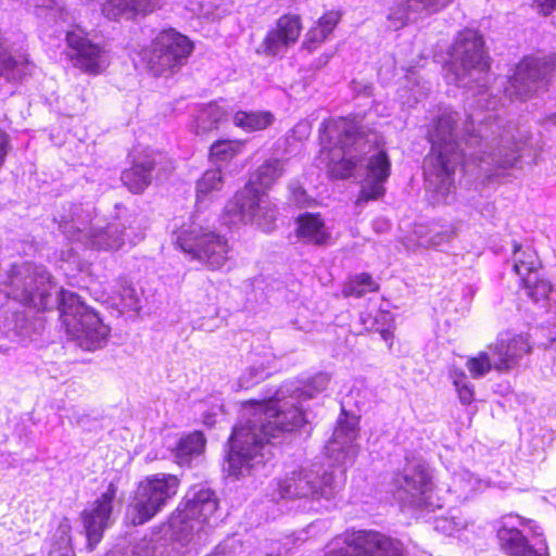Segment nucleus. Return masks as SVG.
<instances>
[{"label":"nucleus","instance_id":"f257e3e1","mask_svg":"<svg viewBox=\"0 0 556 556\" xmlns=\"http://www.w3.org/2000/svg\"><path fill=\"white\" fill-rule=\"evenodd\" d=\"M489 58L482 36L473 29L458 33L450 51L445 77L476 98L477 110L463 121L459 113L443 110L428 130L431 150L425 160L426 188L434 203H450L455 172L476 163L488 178L516 166L525 146L493 113L500 100L489 88Z\"/></svg>","mask_w":556,"mask_h":556},{"label":"nucleus","instance_id":"f03ea898","mask_svg":"<svg viewBox=\"0 0 556 556\" xmlns=\"http://www.w3.org/2000/svg\"><path fill=\"white\" fill-rule=\"evenodd\" d=\"M329 376L319 372L302 387H282L269 400L243 404L240 421L229 438L224 469L237 479L270 458V439L293 432L306 422L302 402L326 390Z\"/></svg>","mask_w":556,"mask_h":556},{"label":"nucleus","instance_id":"7ed1b4c3","mask_svg":"<svg viewBox=\"0 0 556 556\" xmlns=\"http://www.w3.org/2000/svg\"><path fill=\"white\" fill-rule=\"evenodd\" d=\"M320 140L321 154L328 161V170L338 179L352 176L356 165L362 162V155L369 154L357 205L384 194L383 184L390 176L391 164L387 152L378 149V134L363 130L354 119L340 117L324 123Z\"/></svg>","mask_w":556,"mask_h":556},{"label":"nucleus","instance_id":"20e7f679","mask_svg":"<svg viewBox=\"0 0 556 556\" xmlns=\"http://www.w3.org/2000/svg\"><path fill=\"white\" fill-rule=\"evenodd\" d=\"M358 435L357 422L354 419L340 420L333 431L332 439L326 445L329 459L328 468L312 465L300 467L286 476L278 483L282 498H311L313 501L333 498L345 483V466L353 464Z\"/></svg>","mask_w":556,"mask_h":556},{"label":"nucleus","instance_id":"39448f33","mask_svg":"<svg viewBox=\"0 0 556 556\" xmlns=\"http://www.w3.org/2000/svg\"><path fill=\"white\" fill-rule=\"evenodd\" d=\"M59 227L68 240L78 241L91 249L111 251L121 249L126 241L134 243L121 222L115 220L104 226L96 219L91 204H71L60 215Z\"/></svg>","mask_w":556,"mask_h":556},{"label":"nucleus","instance_id":"423d86ee","mask_svg":"<svg viewBox=\"0 0 556 556\" xmlns=\"http://www.w3.org/2000/svg\"><path fill=\"white\" fill-rule=\"evenodd\" d=\"M218 507L214 491L193 486L185 496L184 507H178L169 518L170 536L181 545L200 543L208 533L211 519Z\"/></svg>","mask_w":556,"mask_h":556},{"label":"nucleus","instance_id":"0eeeda50","mask_svg":"<svg viewBox=\"0 0 556 556\" xmlns=\"http://www.w3.org/2000/svg\"><path fill=\"white\" fill-rule=\"evenodd\" d=\"M2 285L9 298L38 311L51 309L55 305L59 307L63 290L55 291L54 296L52 290L55 286L50 274L43 266L33 263L13 265Z\"/></svg>","mask_w":556,"mask_h":556},{"label":"nucleus","instance_id":"6e6552de","mask_svg":"<svg viewBox=\"0 0 556 556\" xmlns=\"http://www.w3.org/2000/svg\"><path fill=\"white\" fill-rule=\"evenodd\" d=\"M59 313L66 332L86 351L102 349L108 343L110 328L80 300L75 292L62 290Z\"/></svg>","mask_w":556,"mask_h":556},{"label":"nucleus","instance_id":"1a4fd4ad","mask_svg":"<svg viewBox=\"0 0 556 556\" xmlns=\"http://www.w3.org/2000/svg\"><path fill=\"white\" fill-rule=\"evenodd\" d=\"M180 481L175 475L156 473L140 481L126 509V520L140 526L156 516L177 494Z\"/></svg>","mask_w":556,"mask_h":556},{"label":"nucleus","instance_id":"9d476101","mask_svg":"<svg viewBox=\"0 0 556 556\" xmlns=\"http://www.w3.org/2000/svg\"><path fill=\"white\" fill-rule=\"evenodd\" d=\"M193 50L192 42L175 29L160 31L142 48L140 58L153 76H169L184 66Z\"/></svg>","mask_w":556,"mask_h":556},{"label":"nucleus","instance_id":"9b49d317","mask_svg":"<svg viewBox=\"0 0 556 556\" xmlns=\"http://www.w3.org/2000/svg\"><path fill=\"white\" fill-rule=\"evenodd\" d=\"M176 243L192 260L211 270L220 269L230 258L228 240L195 222L185 225L177 232Z\"/></svg>","mask_w":556,"mask_h":556},{"label":"nucleus","instance_id":"f8f14e48","mask_svg":"<svg viewBox=\"0 0 556 556\" xmlns=\"http://www.w3.org/2000/svg\"><path fill=\"white\" fill-rule=\"evenodd\" d=\"M225 212L231 224L250 223L269 232L275 227L278 208L268 194L249 184L226 204Z\"/></svg>","mask_w":556,"mask_h":556},{"label":"nucleus","instance_id":"ddd939ff","mask_svg":"<svg viewBox=\"0 0 556 556\" xmlns=\"http://www.w3.org/2000/svg\"><path fill=\"white\" fill-rule=\"evenodd\" d=\"M324 556H403L400 541L374 530L345 531Z\"/></svg>","mask_w":556,"mask_h":556},{"label":"nucleus","instance_id":"4468645a","mask_svg":"<svg viewBox=\"0 0 556 556\" xmlns=\"http://www.w3.org/2000/svg\"><path fill=\"white\" fill-rule=\"evenodd\" d=\"M395 498L403 507L434 510L443 506L433 492L429 471L421 465L405 468L393 478Z\"/></svg>","mask_w":556,"mask_h":556},{"label":"nucleus","instance_id":"2eb2a0df","mask_svg":"<svg viewBox=\"0 0 556 556\" xmlns=\"http://www.w3.org/2000/svg\"><path fill=\"white\" fill-rule=\"evenodd\" d=\"M556 72V53L545 56H526L516 67L505 87V96L510 100H523L542 88Z\"/></svg>","mask_w":556,"mask_h":556},{"label":"nucleus","instance_id":"dca6fc26","mask_svg":"<svg viewBox=\"0 0 556 556\" xmlns=\"http://www.w3.org/2000/svg\"><path fill=\"white\" fill-rule=\"evenodd\" d=\"M66 42L73 65L81 72L99 75L110 65L109 52L102 46L93 43L81 28L67 31Z\"/></svg>","mask_w":556,"mask_h":556},{"label":"nucleus","instance_id":"f3484780","mask_svg":"<svg viewBox=\"0 0 556 556\" xmlns=\"http://www.w3.org/2000/svg\"><path fill=\"white\" fill-rule=\"evenodd\" d=\"M517 517H506L497 531L502 549L511 556H548L547 545L541 533L534 532L531 538L515 527Z\"/></svg>","mask_w":556,"mask_h":556},{"label":"nucleus","instance_id":"a211bd4d","mask_svg":"<svg viewBox=\"0 0 556 556\" xmlns=\"http://www.w3.org/2000/svg\"><path fill=\"white\" fill-rule=\"evenodd\" d=\"M488 349L494 357V370L508 372L520 366L522 359L531 353L532 346L528 337L507 331L500 333Z\"/></svg>","mask_w":556,"mask_h":556},{"label":"nucleus","instance_id":"6ab92c4d","mask_svg":"<svg viewBox=\"0 0 556 556\" xmlns=\"http://www.w3.org/2000/svg\"><path fill=\"white\" fill-rule=\"evenodd\" d=\"M116 492L115 484L110 483L105 492L81 513L90 551L101 541L104 530L110 526Z\"/></svg>","mask_w":556,"mask_h":556},{"label":"nucleus","instance_id":"aec40b11","mask_svg":"<svg viewBox=\"0 0 556 556\" xmlns=\"http://www.w3.org/2000/svg\"><path fill=\"white\" fill-rule=\"evenodd\" d=\"M453 0H393L386 15V25L390 30H399L416 22L418 18L431 15Z\"/></svg>","mask_w":556,"mask_h":556},{"label":"nucleus","instance_id":"412c9836","mask_svg":"<svg viewBox=\"0 0 556 556\" xmlns=\"http://www.w3.org/2000/svg\"><path fill=\"white\" fill-rule=\"evenodd\" d=\"M301 29L300 16H281L276 26L267 33L257 52L269 56L283 55L298 41Z\"/></svg>","mask_w":556,"mask_h":556},{"label":"nucleus","instance_id":"4be33fe9","mask_svg":"<svg viewBox=\"0 0 556 556\" xmlns=\"http://www.w3.org/2000/svg\"><path fill=\"white\" fill-rule=\"evenodd\" d=\"M295 233L306 244L327 247L332 243L331 229L319 213H303L296 217Z\"/></svg>","mask_w":556,"mask_h":556},{"label":"nucleus","instance_id":"5701e85b","mask_svg":"<svg viewBox=\"0 0 556 556\" xmlns=\"http://www.w3.org/2000/svg\"><path fill=\"white\" fill-rule=\"evenodd\" d=\"M157 157L160 155L154 153L136 156L132 166L122 173L123 184L132 193H141L151 184Z\"/></svg>","mask_w":556,"mask_h":556},{"label":"nucleus","instance_id":"b1692460","mask_svg":"<svg viewBox=\"0 0 556 556\" xmlns=\"http://www.w3.org/2000/svg\"><path fill=\"white\" fill-rule=\"evenodd\" d=\"M488 483L475 476L467 469H459L452 476L450 491L460 500H468L470 496L484 490Z\"/></svg>","mask_w":556,"mask_h":556},{"label":"nucleus","instance_id":"393cba45","mask_svg":"<svg viewBox=\"0 0 556 556\" xmlns=\"http://www.w3.org/2000/svg\"><path fill=\"white\" fill-rule=\"evenodd\" d=\"M361 323L368 331L379 332L382 340L392 345L393 338V315L389 311H377L375 315L370 313H362L359 316Z\"/></svg>","mask_w":556,"mask_h":556},{"label":"nucleus","instance_id":"a878e982","mask_svg":"<svg viewBox=\"0 0 556 556\" xmlns=\"http://www.w3.org/2000/svg\"><path fill=\"white\" fill-rule=\"evenodd\" d=\"M206 440L202 432L194 431L182 437L176 447L175 456L179 465H189L194 457L200 456L205 447Z\"/></svg>","mask_w":556,"mask_h":556},{"label":"nucleus","instance_id":"bb28decb","mask_svg":"<svg viewBox=\"0 0 556 556\" xmlns=\"http://www.w3.org/2000/svg\"><path fill=\"white\" fill-rule=\"evenodd\" d=\"M224 186V176L219 168L207 169L197 181V203L211 201Z\"/></svg>","mask_w":556,"mask_h":556},{"label":"nucleus","instance_id":"cd10ccee","mask_svg":"<svg viewBox=\"0 0 556 556\" xmlns=\"http://www.w3.org/2000/svg\"><path fill=\"white\" fill-rule=\"evenodd\" d=\"M340 20V14L334 11L327 12L317 22V25L308 30L305 39V47L308 50L315 49L316 45L325 41L332 33Z\"/></svg>","mask_w":556,"mask_h":556},{"label":"nucleus","instance_id":"c85d7f7f","mask_svg":"<svg viewBox=\"0 0 556 556\" xmlns=\"http://www.w3.org/2000/svg\"><path fill=\"white\" fill-rule=\"evenodd\" d=\"M285 173V161L269 159L264 161L255 170L252 184H257L267 189L270 188Z\"/></svg>","mask_w":556,"mask_h":556},{"label":"nucleus","instance_id":"c756f323","mask_svg":"<svg viewBox=\"0 0 556 556\" xmlns=\"http://www.w3.org/2000/svg\"><path fill=\"white\" fill-rule=\"evenodd\" d=\"M274 122L270 112L239 111L233 115V124L245 131H257L267 128Z\"/></svg>","mask_w":556,"mask_h":556},{"label":"nucleus","instance_id":"7c9ffc66","mask_svg":"<svg viewBox=\"0 0 556 556\" xmlns=\"http://www.w3.org/2000/svg\"><path fill=\"white\" fill-rule=\"evenodd\" d=\"M514 260V270L521 278V280L523 279V277L530 275L534 276L538 274L540 262L534 251L530 249L522 251L520 249V245L515 243Z\"/></svg>","mask_w":556,"mask_h":556},{"label":"nucleus","instance_id":"2f4dec72","mask_svg":"<svg viewBox=\"0 0 556 556\" xmlns=\"http://www.w3.org/2000/svg\"><path fill=\"white\" fill-rule=\"evenodd\" d=\"M227 118L226 110L217 103L204 106L197 117V131L206 132L218 127Z\"/></svg>","mask_w":556,"mask_h":556},{"label":"nucleus","instance_id":"473e14b6","mask_svg":"<svg viewBox=\"0 0 556 556\" xmlns=\"http://www.w3.org/2000/svg\"><path fill=\"white\" fill-rule=\"evenodd\" d=\"M243 146L240 140H217L211 146L210 157L213 162H228L242 151Z\"/></svg>","mask_w":556,"mask_h":556},{"label":"nucleus","instance_id":"72a5a7b5","mask_svg":"<svg viewBox=\"0 0 556 556\" xmlns=\"http://www.w3.org/2000/svg\"><path fill=\"white\" fill-rule=\"evenodd\" d=\"M378 289V285L372 280L369 274L363 273L350 279L344 286L342 292L344 296L362 298L367 292Z\"/></svg>","mask_w":556,"mask_h":556},{"label":"nucleus","instance_id":"f704fd0d","mask_svg":"<svg viewBox=\"0 0 556 556\" xmlns=\"http://www.w3.org/2000/svg\"><path fill=\"white\" fill-rule=\"evenodd\" d=\"M521 281L527 291V295L531 298L534 302L545 300L552 290L549 282L540 279L539 274L534 276L530 275L523 277Z\"/></svg>","mask_w":556,"mask_h":556},{"label":"nucleus","instance_id":"c9c22d12","mask_svg":"<svg viewBox=\"0 0 556 556\" xmlns=\"http://www.w3.org/2000/svg\"><path fill=\"white\" fill-rule=\"evenodd\" d=\"M467 369L471 377L479 379L485 376L491 369H494V357L490 351L479 352L476 357H471L467 361Z\"/></svg>","mask_w":556,"mask_h":556},{"label":"nucleus","instance_id":"e433bc0d","mask_svg":"<svg viewBox=\"0 0 556 556\" xmlns=\"http://www.w3.org/2000/svg\"><path fill=\"white\" fill-rule=\"evenodd\" d=\"M453 383L463 404H469L473 400V386L463 370H453L451 374Z\"/></svg>","mask_w":556,"mask_h":556},{"label":"nucleus","instance_id":"4c0bfd02","mask_svg":"<svg viewBox=\"0 0 556 556\" xmlns=\"http://www.w3.org/2000/svg\"><path fill=\"white\" fill-rule=\"evenodd\" d=\"M454 236L455 230L452 227H446L441 230H431L427 236L420 237L419 244L426 248H439L452 240Z\"/></svg>","mask_w":556,"mask_h":556},{"label":"nucleus","instance_id":"58836bf2","mask_svg":"<svg viewBox=\"0 0 556 556\" xmlns=\"http://www.w3.org/2000/svg\"><path fill=\"white\" fill-rule=\"evenodd\" d=\"M406 83L407 86L405 88H408V91L412 93L409 97H407L406 100L409 105H412V103L419 102L427 96L429 88H427L425 85H420L419 76L415 71L408 72L406 75Z\"/></svg>","mask_w":556,"mask_h":556},{"label":"nucleus","instance_id":"ea45409f","mask_svg":"<svg viewBox=\"0 0 556 556\" xmlns=\"http://www.w3.org/2000/svg\"><path fill=\"white\" fill-rule=\"evenodd\" d=\"M71 530H72V527H71V522H70L68 518H66V517L62 518V520L60 521L59 527L56 529V536H58L56 545H58V548L61 551L62 556H73V551L71 547L72 539L70 535Z\"/></svg>","mask_w":556,"mask_h":556},{"label":"nucleus","instance_id":"a19ab883","mask_svg":"<svg viewBox=\"0 0 556 556\" xmlns=\"http://www.w3.org/2000/svg\"><path fill=\"white\" fill-rule=\"evenodd\" d=\"M467 527V520L460 516H451L447 518H439L435 520V530L447 535H453Z\"/></svg>","mask_w":556,"mask_h":556},{"label":"nucleus","instance_id":"79ce46f5","mask_svg":"<svg viewBox=\"0 0 556 556\" xmlns=\"http://www.w3.org/2000/svg\"><path fill=\"white\" fill-rule=\"evenodd\" d=\"M243 544L236 538H229L218 544L207 556H242Z\"/></svg>","mask_w":556,"mask_h":556},{"label":"nucleus","instance_id":"37998d69","mask_svg":"<svg viewBox=\"0 0 556 556\" xmlns=\"http://www.w3.org/2000/svg\"><path fill=\"white\" fill-rule=\"evenodd\" d=\"M134 556H162L161 546L153 539H142L132 547Z\"/></svg>","mask_w":556,"mask_h":556},{"label":"nucleus","instance_id":"c03bdc74","mask_svg":"<svg viewBox=\"0 0 556 556\" xmlns=\"http://www.w3.org/2000/svg\"><path fill=\"white\" fill-rule=\"evenodd\" d=\"M265 376V367L263 365L252 366L239 378V386L249 389L263 380Z\"/></svg>","mask_w":556,"mask_h":556},{"label":"nucleus","instance_id":"a18cd8bd","mask_svg":"<svg viewBox=\"0 0 556 556\" xmlns=\"http://www.w3.org/2000/svg\"><path fill=\"white\" fill-rule=\"evenodd\" d=\"M121 296H122V304L125 308H127L129 311H138L139 309L138 298H137V294H136V291L134 288H131V287L123 288V293Z\"/></svg>","mask_w":556,"mask_h":556},{"label":"nucleus","instance_id":"49530a36","mask_svg":"<svg viewBox=\"0 0 556 556\" xmlns=\"http://www.w3.org/2000/svg\"><path fill=\"white\" fill-rule=\"evenodd\" d=\"M85 103H86V98H85L84 89L77 88L76 89V100L73 101V103H72L73 114H78V113L84 112L86 110Z\"/></svg>","mask_w":556,"mask_h":556},{"label":"nucleus","instance_id":"de8ad7c7","mask_svg":"<svg viewBox=\"0 0 556 556\" xmlns=\"http://www.w3.org/2000/svg\"><path fill=\"white\" fill-rule=\"evenodd\" d=\"M10 148L9 136L4 131L0 130V168L5 162Z\"/></svg>","mask_w":556,"mask_h":556},{"label":"nucleus","instance_id":"09e8293b","mask_svg":"<svg viewBox=\"0 0 556 556\" xmlns=\"http://www.w3.org/2000/svg\"><path fill=\"white\" fill-rule=\"evenodd\" d=\"M536 2L545 15L549 14L556 5V0H536Z\"/></svg>","mask_w":556,"mask_h":556},{"label":"nucleus","instance_id":"8fccbe9b","mask_svg":"<svg viewBox=\"0 0 556 556\" xmlns=\"http://www.w3.org/2000/svg\"><path fill=\"white\" fill-rule=\"evenodd\" d=\"M33 2L37 8H47L50 10L59 8V2L56 0H33Z\"/></svg>","mask_w":556,"mask_h":556},{"label":"nucleus","instance_id":"3c124183","mask_svg":"<svg viewBox=\"0 0 556 556\" xmlns=\"http://www.w3.org/2000/svg\"><path fill=\"white\" fill-rule=\"evenodd\" d=\"M547 351L552 353H556V337L552 338L547 348ZM552 371L556 376V357L554 358L553 365H552Z\"/></svg>","mask_w":556,"mask_h":556},{"label":"nucleus","instance_id":"603ef678","mask_svg":"<svg viewBox=\"0 0 556 556\" xmlns=\"http://www.w3.org/2000/svg\"><path fill=\"white\" fill-rule=\"evenodd\" d=\"M203 422L204 425L208 427H213L216 422V414L215 413H207L203 416Z\"/></svg>","mask_w":556,"mask_h":556},{"label":"nucleus","instance_id":"864d4df0","mask_svg":"<svg viewBox=\"0 0 556 556\" xmlns=\"http://www.w3.org/2000/svg\"><path fill=\"white\" fill-rule=\"evenodd\" d=\"M371 91H372V87L371 86H365L364 87V93L365 94L370 96Z\"/></svg>","mask_w":556,"mask_h":556},{"label":"nucleus","instance_id":"5fc2aeb1","mask_svg":"<svg viewBox=\"0 0 556 556\" xmlns=\"http://www.w3.org/2000/svg\"><path fill=\"white\" fill-rule=\"evenodd\" d=\"M16 334H21V336H24L26 332L23 331V329H20V330H15Z\"/></svg>","mask_w":556,"mask_h":556},{"label":"nucleus","instance_id":"6e6d98bb","mask_svg":"<svg viewBox=\"0 0 556 556\" xmlns=\"http://www.w3.org/2000/svg\"><path fill=\"white\" fill-rule=\"evenodd\" d=\"M8 349L7 348H3L2 345H0V351L1 352H5Z\"/></svg>","mask_w":556,"mask_h":556},{"label":"nucleus","instance_id":"4d7b16f0","mask_svg":"<svg viewBox=\"0 0 556 556\" xmlns=\"http://www.w3.org/2000/svg\"><path fill=\"white\" fill-rule=\"evenodd\" d=\"M298 192H299L301 195H303V194H304V190L299 189V190H298Z\"/></svg>","mask_w":556,"mask_h":556}]
</instances>
